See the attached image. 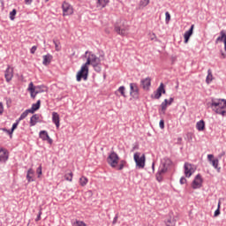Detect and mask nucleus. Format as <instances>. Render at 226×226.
Returning <instances> with one entry per match:
<instances>
[{
	"label": "nucleus",
	"mask_w": 226,
	"mask_h": 226,
	"mask_svg": "<svg viewBox=\"0 0 226 226\" xmlns=\"http://www.w3.org/2000/svg\"><path fill=\"white\" fill-rule=\"evenodd\" d=\"M45 3H49V0H45Z\"/></svg>",
	"instance_id": "4d7b16f0"
},
{
	"label": "nucleus",
	"mask_w": 226,
	"mask_h": 226,
	"mask_svg": "<svg viewBox=\"0 0 226 226\" xmlns=\"http://www.w3.org/2000/svg\"><path fill=\"white\" fill-rule=\"evenodd\" d=\"M76 225L77 226H87V224H86V222H84L82 221H76Z\"/></svg>",
	"instance_id": "a18cd8bd"
},
{
	"label": "nucleus",
	"mask_w": 226,
	"mask_h": 226,
	"mask_svg": "<svg viewBox=\"0 0 226 226\" xmlns=\"http://www.w3.org/2000/svg\"><path fill=\"white\" fill-rule=\"evenodd\" d=\"M27 91H29L31 98H36V94H40V93H45L47 91V87L45 86L34 87V84H33V82H30Z\"/></svg>",
	"instance_id": "f03ea898"
},
{
	"label": "nucleus",
	"mask_w": 226,
	"mask_h": 226,
	"mask_svg": "<svg viewBox=\"0 0 226 226\" xmlns=\"http://www.w3.org/2000/svg\"><path fill=\"white\" fill-rule=\"evenodd\" d=\"M222 59H225L226 55L224 53H222Z\"/></svg>",
	"instance_id": "5fc2aeb1"
},
{
	"label": "nucleus",
	"mask_w": 226,
	"mask_h": 226,
	"mask_svg": "<svg viewBox=\"0 0 226 226\" xmlns=\"http://www.w3.org/2000/svg\"><path fill=\"white\" fill-rule=\"evenodd\" d=\"M173 102H174V98H172V97L170 98V100L165 99L164 102H162L161 104L160 114H165V112L167 110V106L172 105Z\"/></svg>",
	"instance_id": "ddd939ff"
},
{
	"label": "nucleus",
	"mask_w": 226,
	"mask_h": 226,
	"mask_svg": "<svg viewBox=\"0 0 226 226\" xmlns=\"http://www.w3.org/2000/svg\"><path fill=\"white\" fill-rule=\"evenodd\" d=\"M159 126L161 130H163L165 128V121L160 120Z\"/></svg>",
	"instance_id": "ea45409f"
},
{
	"label": "nucleus",
	"mask_w": 226,
	"mask_h": 226,
	"mask_svg": "<svg viewBox=\"0 0 226 226\" xmlns=\"http://www.w3.org/2000/svg\"><path fill=\"white\" fill-rule=\"evenodd\" d=\"M194 28H195V25H192L191 28L184 34L185 43H188V41H190V37L192 36V34H193Z\"/></svg>",
	"instance_id": "dca6fc26"
},
{
	"label": "nucleus",
	"mask_w": 226,
	"mask_h": 226,
	"mask_svg": "<svg viewBox=\"0 0 226 226\" xmlns=\"http://www.w3.org/2000/svg\"><path fill=\"white\" fill-rule=\"evenodd\" d=\"M85 57H87V62L85 63L87 66H89V64H92L94 68L98 66L100 59L98 56H96V55L93 54L92 52L86 51Z\"/></svg>",
	"instance_id": "7ed1b4c3"
},
{
	"label": "nucleus",
	"mask_w": 226,
	"mask_h": 226,
	"mask_svg": "<svg viewBox=\"0 0 226 226\" xmlns=\"http://www.w3.org/2000/svg\"><path fill=\"white\" fill-rule=\"evenodd\" d=\"M210 107L215 114L226 116V101L225 99H212Z\"/></svg>",
	"instance_id": "f257e3e1"
},
{
	"label": "nucleus",
	"mask_w": 226,
	"mask_h": 226,
	"mask_svg": "<svg viewBox=\"0 0 226 226\" xmlns=\"http://www.w3.org/2000/svg\"><path fill=\"white\" fill-rule=\"evenodd\" d=\"M224 49H225V50H226V46H224Z\"/></svg>",
	"instance_id": "052dcab7"
},
{
	"label": "nucleus",
	"mask_w": 226,
	"mask_h": 226,
	"mask_svg": "<svg viewBox=\"0 0 226 226\" xmlns=\"http://www.w3.org/2000/svg\"><path fill=\"white\" fill-rule=\"evenodd\" d=\"M38 121H40V116L38 114L32 116L30 118V126H35Z\"/></svg>",
	"instance_id": "393cba45"
},
{
	"label": "nucleus",
	"mask_w": 226,
	"mask_h": 226,
	"mask_svg": "<svg viewBox=\"0 0 226 226\" xmlns=\"http://www.w3.org/2000/svg\"><path fill=\"white\" fill-rule=\"evenodd\" d=\"M39 137L40 139H41V140H47L49 144H52L53 142L50 136H49V132H47V131H41L39 133Z\"/></svg>",
	"instance_id": "f3484780"
},
{
	"label": "nucleus",
	"mask_w": 226,
	"mask_h": 226,
	"mask_svg": "<svg viewBox=\"0 0 226 226\" xmlns=\"http://www.w3.org/2000/svg\"><path fill=\"white\" fill-rule=\"evenodd\" d=\"M41 104V101H37L36 103L32 105V108L30 109V114H34V112H36V110H38L40 109V105Z\"/></svg>",
	"instance_id": "a878e982"
},
{
	"label": "nucleus",
	"mask_w": 226,
	"mask_h": 226,
	"mask_svg": "<svg viewBox=\"0 0 226 226\" xmlns=\"http://www.w3.org/2000/svg\"><path fill=\"white\" fill-rule=\"evenodd\" d=\"M133 158L137 167L144 169L146 165V155L144 154H140V152H136Z\"/></svg>",
	"instance_id": "39448f33"
},
{
	"label": "nucleus",
	"mask_w": 226,
	"mask_h": 226,
	"mask_svg": "<svg viewBox=\"0 0 226 226\" xmlns=\"http://www.w3.org/2000/svg\"><path fill=\"white\" fill-rule=\"evenodd\" d=\"M196 130H198V132H204V130H206V122H204V120L197 122Z\"/></svg>",
	"instance_id": "412c9836"
},
{
	"label": "nucleus",
	"mask_w": 226,
	"mask_h": 226,
	"mask_svg": "<svg viewBox=\"0 0 226 226\" xmlns=\"http://www.w3.org/2000/svg\"><path fill=\"white\" fill-rule=\"evenodd\" d=\"M54 45H55V49H56V52H59V50H61V46H59V43H57V41H54Z\"/></svg>",
	"instance_id": "58836bf2"
},
{
	"label": "nucleus",
	"mask_w": 226,
	"mask_h": 226,
	"mask_svg": "<svg viewBox=\"0 0 226 226\" xmlns=\"http://www.w3.org/2000/svg\"><path fill=\"white\" fill-rule=\"evenodd\" d=\"M115 94L116 96H119L120 94L124 98H126V87H124V86L119 87V88L115 91Z\"/></svg>",
	"instance_id": "aec40b11"
},
{
	"label": "nucleus",
	"mask_w": 226,
	"mask_h": 226,
	"mask_svg": "<svg viewBox=\"0 0 226 226\" xmlns=\"http://www.w3.org/2000/svg\"><path fill=\"white\" fill-rule=\"evenodd\" d=\"M64 179L65 181H69L70 183H72V181H73V173L72 172L66 173L64 175Z\"/></svg>",
	"instance_id": "473e14b6"
},
{
	"label": "nucleus",
	"mask_w": 226,
	"mask_h": 226,
	"mask_svg": "<svg viewBox=\"0 0 226 226\" xmlns=\"http://www.w3.org/2000/svg\"><path fill=\"white\" fill-rule=\"evenodd\" d=\"M115 31L117 34H120V36H128L130 26H128V25H124V23L122 25H116Z\"/></svg>",
	"instance_id": "0eeeda50"
},
{
	"label": "nucleus",
	"mask_w": 226,
	"mask_h": 226,
	"mask_svg": "<svg viewBox=\"0 0 226 226\" xmlns=\"http://www.w3.org/2000/svg\"><path fill=\"white\" fill-rule=\"evenodd\" d=\"M87 183H89V180L87 179V177H81L79 178V185H80V186H86V185H87Z\"/></svg>",
	"instance_id": "c756f323"
},
{
	"label": "nucleus",
	"mask_w": 226,
	"mask_h": 226,
	"mask_svg": "<svg viewBox=\"0 0 226 226\" xmlns=\"http://www.w3.org/2000/svg\"><path fill=\"white\" fill-rule=\"evenodd\" d=\"M33 3V0H25L26 4H31Z\"/></svg>",
	"instance_id": "864d4df0"
},
{
	"label": "nucleus",
	"mask_w": 226,
	"mask_h": 226,
	"mask_svg": "<svg viewBox=\"0 0 226 226\" xmlns=\"http://www.w3.org/2000/svg\"><path fill=\"white\" fill-rule=\"evenodd\" d=\"M214 158H215V155H213V154H208V155H207V159H208V161L211 162V164H212L215 169H218L219 161H218V159H214Z\"/></svg>",
	"instance_id": "5701e85b"
},
{
	"label": "nucleus",
	"mask_w": 226,
	"mask_h": 226,
	"mask_svg": "<svg viewBox=\"0 0 226 226\" xmlns=\"http://www.w3.org/2000/svg\"><path fill=\"white\" fill-rule=\"evenodd\" d=\"M120 163L121 164L118 167V170H123V169L124 168V163H126V162L125 161H121Z\"/></svg>",
	"instance_id": "37998d69"
},
{
	"label": "nucleus",
	"mask_w": 226,
	"mask_h": 226,
	"mask_svg": "<svg viewBox=\"0 0 226 226\" xmlns=\"http://www.w3.org/2000/svg\"><path fill=\"white\" fill-rule=\"evenodd\" d=\"M97 1V8H105L107 4H109V0H96Z\"/></svg>",
	"instance_id": "bb28decb"
},
{
	"label": "nucleus",
	"mask_w": 226,
	"mask_h": 226,
	"mask_svg": "<svg viewBox=\"0 0 226 226\" xmlns=\"http://www.w3.org/2000/svg\"><path fill=\"white\" fill-rule=\"evenodd\" d=\"M221 36H219L216 40H215V43H220V41H224L225 38H226V34H225V31L222 30L220 32Z\"/></svg>",
	"instance_id": "c85d7f7f"
},
{
	"label": "nucleus",
	"mask_w": 226,
	"mask_h": 226,
	"mask_svg": "<svg viewBox=\"0 0 226 226\" xmlns=\"http://www.w3.org/2000/svg\"><path fill=\"white\" fill-rule=\"evenodd\" d=\"M4 78L6 82H10L13 79V68L11 66L8 65L4 72Z\"/></svg>",
	"instance_id": "2eb2a0df"
},
{
	"label": "nucleus",
	"mask_w": 226,
	"mask_h": 226,
	"mask_svg": "<svg viewBox=\"0 0 226 226\" xmlns=\"http://www.w3.org/2000/svg\"><path fill=\"white\" fill-rule=\"evenodd\" d=\"M52 121H53L54 124H56V127L59 128L61 118H60L59 114L57 112H53L52 113Z\"/></svg>",
	"instance_id": "6ab92c4d"
},
{
	"label": "nucleus",
	"mask_w": 226,
	"mask_h": 226,
	"mask_svg": "<svg viewBox=\"0 0 226 226\" xmlns=\"http://www.w3.org/2000/svg\"><path fill=\"white\" fill-rule=\"evenodd\" d=\"M141 85L145 91H148L149 87H151V78H146L145 79H142Z\"/></svg>",
	"instance_id": "a211bd4d"
},
{
	"label": "nucleus",
	"mask_w": 226,
	"mask_h": 226,
	"mask_svg": "<svg viewBox=\"0 0 226 226\" xmlns=\"http://www.w3.org/2000/svg\"><path fill=\"white\" fill-rule=\"evenodd\" d=\"M165 85L163 83H161L157 90L154 93V95H152V98H154L155 100H160L162 98V94H165Z\"/></svg>",
	"instance_id": "9b49d317"
},
{
	"label": "nucleus",
	"mask_w": 226,
	"mask_h": 226,
	"mask_svg": "<svg viewBox=\"0 0 226 226\" xmlns=\"http://www.w3.org/2000/svg\"><path fill=\"white\" fill-rule=\"evenodd\" d=\"M165 20H166V24H169V22H170V13H169V11H167L165 13Z\"/></svg>",
	"instance_id": "4c0bfd02"
},
{
	"label": "nucleus",
	"mask_w": 226,
	"mask_h": 226,
	"mask_svg": "<svg viewBox=\"0 0 226 226\" xmlns=\"http://www.w3.org/2000/svg\"><path fill=\"white\" fill-rule=\"evenodd\" d=\"M26 179L28 183H33V181H34V170H33V169L27 170Z\"/></svg>",
	"instance_id": "4be33fe9"
},
{
	"label": "nucleus",
	"mask_w": 226,
	"mask_h": 226,
	"mask_svg": "<svg viewBox=\"0 0 226 226\" xmlns=\"http://www.w3.org/2000/svg\"><path fill=\"white\" fill-rule=\"evenodd\" d=\"M89 75V66L87 64H83L80 70L77 72L76 80L77 82H80V80H87V77Z\"/></svg>",
	"instance_id": "20e7f679"
},
{
	"label": "nucleus",
	"mask_w": 226,
	"mask_h": 226,
	"mask_svg": "<svg viewBox=\"0 0 226 226\" xmlns=\"http://www.w3.org/2000/svg\"><path fill=\"white\" fill-rule=\"evenodd\" d=\"M42 64H44V66H48V64H50V62L52 61V55L48 54V55H44L42 56Z\"/></svg>",
	"instance_id": "b1692460"
},
{
	"label": "nucleus",
	"mask_w": 226,
	"mask_h": 226,
	"mask_svg": "<svg viewBox=\"0 0 226 226\" xmlns=\"http://www.w3.org/2000/svg\"><path fill=\"white\" fill-rule=\"evenodd\" d=\"M8 158H10L8 150L0 147V163H6V162H8Z\"/></svg>",
	"instance_id": "f8f14e48"
},
{
	"label": "nucleus",
	"mask_w": 226,
	"mask_h": 226,
	"mask_svg": "<svg viewBox=\"0 0 226 226\" xmlns=\"http://www.w3.org/2000/svg\"><path fill=\"white\" fill-rule=\"evenodd\" d=\"M107 162L110 167L116 169V167H117V163H119V155H117L116 152H111L107 158Z\"/></svg>",
	"instance_id": "423d86ee"
},
{
	"label": "nucleus",
	"mask_w": 226,
	"mask_h": 226,
	"mask_svg": "<svg viewBox=\"0 0 226 226\" xmlns=\"http://www.w3.org/2000/svg\"><path fill=\"white\" fill-rule=\"evenodd\" d=\"M220 215V202L218 203V208L215 211L214 216H219Z\"/></svg>",
	"instance_id": "a19ab883"
},
{
	"label": "nucleus",
	"mask_w": 226,
	"mask_h": 226,
	"mask_svg": "<svg viewBox=\"0 0 226 226\" xmlns=\"http://www.w3.org/2000/svg\"><path fill=\"white\" fill-rule=\"evenodd\" d=\"M180 185H186V179L185 178V177H182L180 178Z\"/></svg>",
	"instance_id": "49530a36"
},
{
	"label": "nucleus",
	"mask_w": 226,
	"mask_h": 226,
	"mask_svg": "<svg viewBox=\"0 0 226 226\" xmlns=\"http://www.w3.org/2000/svg\"><path fill=\"white\" fill-rule=\"evenodd\" d=\"M4 132H6L9 135H11V133H13V132L11 131H8L6 129H3Z\"/></svg>",
	"instance_id": "603ef678"
},
{
	"label": "nucleus",
	"mask_w": 226,
	"mask_h": 226,
	"mask_svg": "<svg viewBox=\"0 0 226 226\" xmlns=\"http://www.w3.org/2000/svg\"><path fill=\"white\" fill-rule=\"evenodd\" d=\"M36 49H37L36 46H33V47L31 48V49H30L31 54H34V52H36Z\"/></svg>",
	"instance_id": "09e8293b"
},
{
	"label": "nucleus",
	"mask_w": 226,
	"mask_h": 226,
	"mask_svg": "<svg viewBox=\"0 0 226 226\" xmlns=\"http://www.w3.org/2000/svg\"><path fill=\"white\" fill-rule=\"evenodd\" d=\"M29 113H31V109H26V111H24L21 116L19 117V118L18 119L19 121H22L23 119H26V116L29 115Z\"/></svg>",
	"instance_id": "2f4dec72"
},
{
	"label": "nucleus",
	"mask_w": 226,
	"mask_h": 226,
	"mask_svg": "<svg viewBox=\"0 0 226 226\" xmlns=\"http://www.w3.org/2000/svg\"><path fill=\"white\" fill-rule=\"evenodd\" d=\"M19 123H20V121L17 120V122L12 124L11 132H15L17 126H19Z\"/></svg>",
	"instance_id": "79ce46f5"
},
{
	"label": "nucleus",
	"mask_w": 226,
	"mask_h": 226,
	"mask_svg": "<svg viewBox=\"0 0 226 226\" xmlns=\"http://www.w3.org/2000/svg\"><path fill=\"white\" fill-rule=\"evenodd\" d=\"M176 225V220L174 218H169L166 222V226H175Z\"/></svg>",
	"instance_id": "72a5a7b5"
},
{
	"label": "nucleus",
	"mask_w": 226,
	"mask_h": 226,
	"mask_svg": "<svg viewBox=\"0 0 226 226\" xmlns=\"http://www.w3.org/2000/svg\"><path fill=\"white\" fill-rule=\"evenodd\" d=\"M36 174L38 175V177H41L42 170H41V165H40L36 170Z\"/></svg>",
	"instance_id": "e433bc0d"
},
{
	"label": "nucleus",
	"mask_w": 226,
	"mask_h": 226,
	"mask_svg": "<svg viewBox=\"0 0 226 226\" xmlns=\"http://www.w3.org/2000/svg\"><path fill=\"white\" fill-rule=\"evenodd\" d=\"M150 2L151 0H140L139 6V8H146V6H147Z\"/></svg>",
	"instance_id": "7c9ffc66"
},
{
	"label": "nucleus",
	"mask_w": 226,
	"mask_h": 226,
	"mask_svg": "<svg viewBox=\"0 0 226 226\" xmlns=\"http://www.w3.org/2000/svg\"><path fill=\"white\" fill-rule=\"evenodd\" d=\"M206 82H207V84H211V82H213V72L211 71V69H208V71H207V76L206 79Z\"/></svg>",
	"instance_id": "cd10ccee"
},
{
	"label": "nucleus",
	"mask_w": 226,
	"mask_h": 226,
	"mask_svg": "<svg viewBox=\"0 0 226 226\" xmlns=\"http://www.w3.org/2000/svg\"><path fill=\"white\" fill-rule=\"evenodd\" d=\"M184 169L185 177H192V175H193L197 170V167L190 162H185L184 165Z\"/></svg>",
	"instance_id": "6e6552de"
},
{
	"label": "nucleus",
	"mask_w": 226,
	"mask_h": 226,
	"mask_svg": "<svg viewBox=\"0 0 226 226\" xmlns=\"http://www.w3.org/2000/svg\"><path fill=\"white\" fill-rule=\"evenodd\" d=\"M63 16L68 17L69 15H73V6L67 2H64L62 4Z\"/></svg>",
	"instance_id": "1a4fd4ad"
},
{
	"label": "nucleus",
	"mask_w": 226,
	"mask_h": 226,
	"mask_svg": "<svg viewBox=\"0 0 226 226\" xmlns=\"http://www.w3.org/2000/svg\"><path fill=\"white\" fill-rule=\"evenodd\" d=\"M157 179L160 181V177H157Z\"/></svg>",
	"instance_id": "13d9d810"
},
{
	"label": "nucleus",
	"mask_w": 226,
	"mask_h": 226,
	"mask_svg": "<svg viewBox=\"0 0 226 226\" xmlns=\"http://www.w3.org/2000/svg\"><path fill=\"white\" fill-rule=\"evenodd\" d=\"M4 112V107L3 106V102H0V114Z\"/></svg>",
	"instance_id": "de8ad7c7"
},
{
	"label": "nucleus",
	"mask_w": 226,
	"mask_h": 226,
	"mask_svg": "<svg viewBox=\"0 0 226 226\" xmlns=\"http://www.w3.org/2000/svg\"><path fill=\"white\" fill-rule=\"evenodd\" d=\"M202 183H204L202 176H200V174H198L192 183V188L193 190H199V188H202Z\"/></svg>",
	"instance_id": "9d476101"
},
{
	"label": "nucleus",
	"mask_w": 226,
	"mask_h": 226,
	"mask_svg": "<svg viewBox=\"0 0 226 226\" xmlns=\"http://www.w3.org/2000/svg\"><path fill=\"white\" fill-rule=\"evenodd\" d=\"M165 172H167V167L164 166L163 169H161L159 171H158V174L159 175H162V174H165Z\"/></svg>",
	"instance_id": "c03bdc74"
},
{
	"label": "nucleus",
	"mask_w": 226,
	"mask_h": 226,
	"mask_svg": "<svg viewBox=\"0 0 226 226\" xmlns=\"http://www.w3.org/2000/svg\"><path fill=\"white\" fill-rule=\"evenodd\" d=\"M149 38L151 41H156L157 40L156 34L154 33L149 34Z\"/></svg>",
	"instance_id": "c9c22d12"
},
{
	"label": "nucleus",
	"mask_w": 226,
	"mask_h": 226,
	"mask_svg": "<svg viewBox=\"0 0 226 226\" xmlns=\"http://www.w3.org/2000/svg\"><path fill=\"white\" fill-rule=\"evenodd\" d=\"M15 15H17V10L13 9L12 11L10 12V19L15 20Z\"/></svg>",
	"instance_id": "f704fd0d"
},
{
	"label": "nucleus",
	"mask_w": 226,
	"mask_h": 226,
	"mask_svg": "<svg viewBox=\"0 0 226 226\" xmlns=\"http://www.w3.org/2000/svg\"><path fill=\"white\" fill-rule=\"evenodd\" d=\"M130 94L132 98H139V87L135 83L130 84Z\"/></svg>",
	"instance_id": "4468645a"
},
{
	"label": "nucleus",
	"mask_w": 226,
	"mask_h": 226,
	"mask_svg": "<svg viewBox=\"0 0 226 226\" xmlns=\"http://www.w3.org/2000/svg\"><path fill=\"white\" fill-rule=\"evenodd\" d=\"M157 179L160 181V177H157Z\"/></svg>",
	"instance_id": "bf43d9fd"
},
{
	"label": "nucleus",
	"mask_w": 226,
	"mask_h": 226,
	"mask_svg": "<svg viewBox=\"0 0 226 226\" xmlns=\"http://www.w3.org/2000/svg\"><path fill=\"white\" fill-rule=\"evenodd\" d=\"M40 220H41V211L39 212V215H38L37 218L35 219V222H40Z\"/></svg>",
	"instance_id": "8fccbe9b"
},
{
	"label": "nucleus",
	"mask_w": 226,
	"mask_h": 226,
	"mask_svg": "<svg viewBox=\"0 0 226 226\" xmlns=\"http://www.w3.org/2000/svg\"><path fill=\"white\" fill-rule=\"evenodd\" d=\"M112 223L113 225H116L117 223V215L114 217Z\"/></svg>",
	"instance_id": "3c124183"
},
{
	"label": "nucleus",
	"mask_w": 226,
	"mask_h": 226,
	"mask_svg": "<svg viewBox=\"0 0 226 226\" xmlns=\"http://www.w3.org/2000/svg\"><path fill=\"white\" fill-rule=\"evenodd\" d=\"M223 41H224V47H226V37H225V40Z\"/></svg>",
	"instance_id": "6e6d98bb"
}]
</instances>
